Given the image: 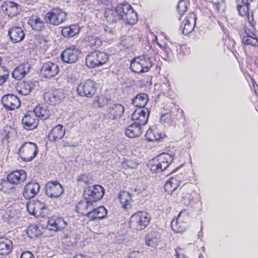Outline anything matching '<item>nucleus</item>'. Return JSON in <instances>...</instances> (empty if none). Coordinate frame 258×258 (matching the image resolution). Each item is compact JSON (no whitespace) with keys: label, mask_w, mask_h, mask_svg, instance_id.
<instances>
[{"label":"nucleus","mask_w":258,"mask_h":258,"mask_svg":"<svg viewBox=\"0 0 258 258\" xmlns=\"http://www.w3.org/2000/svg\"><path fill=\"white\" fill-rule=\"evenodd\" d=\"M173 161L172 156L167 153H162L150 160L148 166L153 173L162 172L168 168H170Z\"/></svg>","instance_id":"obj_1"},{"label":"nucleus","mask_w":258,"mask_h":258,"mask_svg":"<svg viewBox=\"0 0 258 258\" xmlns=\"http://www.w3.org/2000/svg\"><path fill=\"white\" fill-rule=\"evenodd\" d=\"M131 7V5L128 3H120L117 5L114 9L107 10L104 16L109 23H116L124 18L126 14L129 12Z\"/></svg>","instance_id":"obj_2"},{"label":"nucleus","mask_w":258,"mask_h":258,"mask_svg":"<svg viewBox=\"0 0 258 258\" xmlns=\"http://www.w3.org/2000/svg\"><path fill=\"white\" fill-rule=\"evenodd\" d=\"M109 55L105 52L94 51L90 52L86 57V65L90 69L98 68L107 63Z\"/></svg>","instance_id":"obj_3"},{"label":"nucleus","mask_w":258,"mask_h":258,"mask_svg":"<svg viewBox=\"0 0 258 258\" xmlns=\"http://www.w3.org/2000/svg\"><path fill=\"white\" fill-rule=\"evenodd\" d=\"M67 13L62 9L55 8L45 14L44 19L47 24L56 26L64 23L67 20Z\"/></svg>","instance_id":"obj_4"},{"label":"nucleus","mask_w":258,"mask_h":258,"mask_svg":"<svg viewBox=\"0 0 258 258\" xmlns=\"http://www.w3.org/2000/svg\"><path fill=\"white\" fill-rule=\"evenodd\" d=\"M150 220L151 217L147 212L136 213L131 217L130 227L136 230H142L148 225Z\"/></svg>","instance_id":"obj_5"},{"label":"nucleus","mask_w":258,"mask_h":258,"mask_svg":"<svg viewBox=\"0 0 258 258\" xmlns=\"http://www.w3.org/2000/svg\"><path fill=\"white\" fill-rule=\"evenodd\" d=\"M104 193V188L101 185L96 184L85 188L83 197L85 200H88L94 205L103 198Z\"/></svg>","instance_id":"obj_6"},{"label":"nucleus","mask_w":258,"mask_h":258,"mask_svg":"<svg viewBox=\"0 0 258 258\" xmlns=\"http://www.w3.org/2000/svg\"><path fill=\"white\" fill-rule=\"evenodd\" d=\"M97 88L96 83L91 79L81 82L77 87V93L81 97L91 98L95 94Z\"/></svg>","instance_id":"obj_7"},{"label":"nucleus","mask_w":258,"mask_h":258,"mask_svg":"<svg viewBox=\"0 0 258 258\" xmlns=\"http://www.w3.org/2000/svg\"><path fill=\"white\" fill-rule=\"evenodd\" d=\"M80 52L75 46H72L65 49L60 54L61 61L65 63L72 64L79 59Z\"/></svg>","instance_id":"obj_8"},{"label":"nucleus","mask_w":258,"mask_h":258,"mask_svg":"<svg viewBox=\"0 0 258 258\" xmlns=\"http://www.w3.org/2000/svg\"><path fill=\"white\" fill-rule=\"evenodd\" d=\"M64 192L62 185L57 180L50 181L45 185V194L51 198H57Z\"/></svg>","instance_id":"obj_9"},{"label":"nucleus","mask_w":258,"mask_h":258,"mask_svg":"<svg viewBox=\"0 0 258 258\" xmlns=\"http://www.w3.org/2000/svg\"><path fill=\"white\" fill-rule=\"evenodd\" d=\"M27 211L29 214L36 217L40 216H44V211L47 209L46 205L39 200H35L28 203L27 204Z\"/></svg>","instance_id":"obj_10"},{"label":"nucleus","mask_w":258,"mask_h":258,"mask_svg":"<svg viewBox=\"0 0 258 258\" xmlns=\"http://www.w3.org/2000/svg\"><path fill=\"white\" fill-rule=\"evenodd\" d=\"M145 110L138 108L136 109L132 115V120L136 125L142 126L145 125L148 120L150 111L146 109Z\"/></svg>","instance_id":"obj_11"},{"label":"nucleus","mask_w":258,"mask_h":258,"mask_svg":"<svg viewBox=\"0 0 258 258\" xmlns=\"http://www.w3.org/2000/svg\"><path fill=\"white\" fill-rule=\"evenodd\" d=\"M38 149L37 146H21L18 154L23 161L30 162L37 155Z\"/></svg>","instance_id":"obj_12"},{"label":"nucleus","mask_w":258,"mask_h":258,"mask_svg":"<svg viewBox=\"0 0 258 258\" xmlns=\"http://www.w3.org/2000/svg\"><path fill=\"white\" fill-rule=\"evenodd\" d=\"M1 102L6 109L10 110H14L21 105L20 99L13 94L4 95L1 99Z\"/></svg>","instance_id":"obj_13"},{"label":"nucleus","mask_w":258,"mask_h":258,"mask_svg":"<svg viewBox=\"0 0 258 258\" xmlns=\"http://www.w3.org/2000/svg\"><path fill=\"white\" fill-rule=\"evenodd\" d=\"M64 97V93L60 90H56L51 93H45L43 96L46 103L54 105L60 103Z\"/></svg>","instance_id":"obj_14"},{"label":"nucleus","mask_w":258,"mask_h":258,"mask_svg":"<svg viewBox=\"0 0 258 258\" xmlns=\"http://www.w3.org/2000/svg\"><path fill=\"white\" fill-rule=\"evenodd\" d=\"M107 106V112L104 114V116L110 120L121 118L124 112V107L120 104L115 103L112 106L108 105Z\"/></svg>","instance_id":"obj_15"},{"label":"nucleus","mask_w":258,"mask_h":258,"mask_svg":"<svg viewBox=\"0 0 258 258\" xmlns=\"http://www.w3.org/2000/svg\"><path fill=\"white\" fill-rule=\"evenodd\" d=\"M59 72L58 65L51 61L44 63L40 70V73L46 78H51L57 75Z\"/></svg>","instance_id":"obj_16"},{"label":"nucleus","mask_w":258,"mask_h":258,"mask_svg":"<svg viewBox=\"0 0 258 258\" xmlns=\"http://www.w3.org/2000/svg\"><path fill=\"white\" fill-rule=\"evenodd\" d=\"M2 9L5 14L10 17H14L19 15L21 11V6L11 1L5 2L2 6Z\"/></svg>","instance_id":"obj_17"},{"label":"nucleus","mask_w":258,"mask_h":258,"mask_svg":"<svg viewBox=\"0 0 258 258\" xmlns=\"http://www.w3.org/2000/svg\"><path fill=\"white\" fill-rule=\"evenodd\" d=\"M48 229L55 231H61L67 225V222L63 218L57 216H53L49 217L47 220Z\"/></svg>","instance_id":"obj_18"},{"label":"nucleus","mask_w":258,"mask_h":258,"mask_svg":"<svg viewBox=\"0 0 258 258\" xmlns=\"http://www.w3.org/2000/svg\"><path fill=\"white\" fill-rule=\"evenodd\" d=\"M39 190V184L37 182L31 181L24 186L23 195L26 200H30L34 198Z\"/></svg>","instance_id":"obj_19"},{"label":"nucleus","mask_w":258,"mask_h":258,"mask_svg":"<svg viewBox=\"0 0 258 258\" xmlns=\"http://www.w3.org/2000/svg\"><path fill=\"white\" fill-rule=\"evenodd\" d=\"M27 173L24 170L14 171L9 174L7 179L12 184H18L24 182L27 178Z\"/></svg>","instance_id":"obj_20"},{"label":"nucleus","mask_w":258,"mask_h":258,"mask_svg":"<svg viewBox=\"0 0 258 258\" xmlns=\"http://www.w3.org/2000/svg\"><path fill=\"white\" fill-rule=\"evenodd\" d=\"M64 134L65 129L63 125L57 124L49 131L47 138L50 142H56L61 139Z\"/></svg>","instance_id":"obj_21"},{"label":"nucleus","mask_w":258,"mask_h":258,"mask_svg":"<svg viewBox=\"0 0 258 258\" xmlns=\"http://www.w3.org/2000/svg\"><path fill=\"white\" fill-rule=\"evenodd\" d=\"M8 35L13 43H18L23 41L25 37V33L21 27H14L8 31Z\"/></svg>","instance_id":"obj_22"},{"label":"nucleus","mask_w":258,"mask_h":258,"mask_svg":"<svg viewBox=\"0 0 258 258\" xmlns=\"http://www.w3.org/2000/svg\"><path fill=\"white\" fill-rule=\"evenodd\" d=\"M187 213L185 210L181 211L176 219H173L171 222V227L173 231L177 233L183 232L185 229V226L183 224H181V222H183V219L182 216L186 215Z\"/></svg>","instance_id":"obj_23"},{"label":"nucleus","mask_w":258,"mask_h":258,"mask_svg":"<svg viewBox=\"0 0 258 258\" xmlns=\"http://www.w3.org/2000/svg\"><path fill=\"white\" fill-rule=\"evenodd\" d=\"M81 29V28L78 24H72L62 27L61 34L64 38L69 39L78 35Z\"/></svg>","instance_id":"obj_24"},{"label":"nucleus","mask_w":258,"mask_h":258,"mask_svg":"<svg viewBox=\"0 0 258 258\" xmlns=\"http://www.w3.org/2000/svg\"><path fill=\"white\" fill-rule=\"evenodd\" d=\"M30 64L27 62L20 64L12 72V77L17 79L21 80L29 72Z\"/></svg>","instance_id":"obj_25"},{"label":"nucleus","mask_w":258,"mask_h":258,"mask_svg":"<svg viewBox=\"0 0 258 258\" xmlns=\"http://www.w3.org/2000/svg\"><path fill=\"white\" fill-rule=\"evenodd\" d=\"M161 235L157 231H152L145 237L146 245L152 247H156L161 241Z\"/></svg>","instance_id":"obj_26"},{"label":"nucleus","mask_w":258,"mask_h":258,"mask_svg":"<svg viewBox=\"0 0 258 258\" xmlns=\"http://www.w3.org/2000/svg\"><path fill=\"white\" fill-rule=\"evenodd\" d=\"M107 214V210L103 206H100L87 213V217L91 221L104 219Z\"/></svg>","instance_id":"obj_27"},{"label":"nucleus","mask_w":258,"mask_h":258,"mask_svg":"<svg viewBox=\"0 0 258 258\" xmlns=\"http://www.w3.org/2000/svg\"><path fill=\"white\" fill-rule=\"evenodd\" d=\"M197 17L194 13L190 14L189 16L185 20L184 27L182 29V34L188 35L194 31L197 20Z\"/></svg>","instance_id":"obj_28"},{"label":"nucleus","mask_w":258,"mask_h":258,"mask_svg":"<svg viewBox=\"0 0 258 258\" xmlns=\"http://www.w3.org/2000/svg\"><path fill=\"white\" fill-rule=\"evenodd\" d=\"M16 130L10 126H6L4 128L2 134V142L3 144H8L15 140L16 137Z\"/></svg>","instance_id":"obj_29"},{"label":"nucleus","mask_w":258,"mask_h":258,"mask_svg":"<svg viewBox=\"0 0 258 258\" xmlns=\"http://www.w3.org/2000/svg\"><path fill=\"white\" fill-rule=\"evenodd\" d=\"M149 100L148 95L144 93L136 95L132 100V104L136 107L143 109L147 105Z\"/></svg>","instance_id":"obj_30"},{"label":"nucleus","mask_w":258,"mask_h":258,"mask_svg":"<svg viewBox=\"0 0 258 258\" xmlns=\"http://www.w3.org/2000/svg\"><path fill=\"white\" fill-rule=\"evenodd\" d=\"M36 81L29 80L23 81L18 87V91L22 95H27L34 89L36 86Z\"/></svg>","instance_id":"obj_31"},{"label":"nucleus","mask_w":258,"mask_h":258,"mask_svg":"<svg viewBox=\"0 0 258 258\" xmlns=\"http://www.w3.org/2000/svg\"><path fill=\"white\" fill-rule=\"evenodd\" d=\"M26 114L22 119V123L24 127L27 130H32L36 127L37 122L36 120L35 114Z\"/></svg>","instance_id":"obj_32"},{"label":"nucleus","mask_w":258,"mask_h":258,"mask_svg":"<svg viewBox=\"0 0 258 258\" xmlns=\"http://www.w3.org/2000/svg\"><path fill=\"white\" fill-rule=\"evenodd\" d=\"M93 206V204L92 203L84 199L78 203L75 207V211L78 213L87 215V213L89 212L88 210Z\"/></svg>","instance_id":"obj_33"},{"label":"nucleus","mask_w":258,"mask_h":258,"mask_svg":"<svg viewBox=\"0 0 258 258\" xmlns=\"http://www.w3.org/2000/svg\"><path fill=\"white\" fill-rule=\"evenodd\" d=\"M13 248L12 241L7 238H0V254L9 253Z\"/></svg>","instance_id":"obj_34"},{"label":"nucleus","mask_w":258,"mask_h":258,"mask_svg":"<svg viewBox=\"0 0 258 258\" xmlns=\"http://www.w3.org/2000/svg\"><path fill=\"white\" fill-rule=\"evenodd\" d=\"M138 59L140 61L144 73L149 72L154 64L153 59L147 55L138 56Z\"/></svg>","instance_id":"obj_35"},{"label":"nucleus","mask_w":258,"mask_h":258,"mask_svg":"<svg viewBox=\"0 0 258 258\" xmlns=\"http://www.w3.org/2000/svg\"><path fill=\"white\" fill-rule=\"evenodd\" d=\"M121 21L124 23L131 25H134L137 23L138 21L137 13L133 10L132 7Z\"/></svg>","instance_id":"obj_36"},{"label":"nucleus","mask_w":258,"mask_h":258,"mask_svg":"<svg viewBox=\"0 0 258 258\" xmlns=\"http://www.w3.org/2000/svg\"><path fill=\"white\" fill-rule=\"evenodd\" d=\"M125 135L130 138L139 136L141 134V127L134 122L130 124L125 130Z\"/></svg>","instance_id":"obj_37"},{"label":"nucleus","mask_w":258,"mask_h":258,"mask_svg":"<svg viewBox=\"0 0 258 258\" xmlns=\"http://www.w3.org/2000/svg\"><path fill=\"white\" fill-rule=\"evenodd\" d=\"M28 24L35 31H41L45 29L44 22L41 20L39 17L30 19Z\"/></svg>","instance_id":"obj_38"},{"label":"nucleus","mask_w":258,"mask_h":258,"mask_svg":"<svg viewBox=\"0 0 258 258\" xmlns=\"http://www.w3.org/2000/svg\"><path fill=\"white\" fill-rule=\"evenodd\" d=\"M119 200L122 207L125 209L130 208L132 198L131 194L126 191H121L119 195Z\"/></svg>","instance_id":"obj_39"},{"label":"nucleus","mask_w":258,"mask_h":258,"mask_svg":"<svg viewBox=\"0 0 258 258\" xmlns=\"http://www.w3.org/2000/svg\"><path fill=\"white\" fill-rule=\"evenodd\" d=\"M27 233L29 237L31 238L37 237L42 234L38 226L35 224H31L28 227Z\"/></svg>","instance_id":"obj_40"},{"label":"nucleus","mask_w":258,"mask_h":258,"mask_svg":"<svg viewBox=\"0 0 258 258\" xmlns=\"http://www.w3.org/2000/svg\"><path fill=\"white\" fill-rule=\"evenodd\" d=\"M130 69L133 72L136 73H143V70L141 65L139 59L138 57L132 59L130 64Z\"/></svg>","instance_id":"obj_41"},{"label":"nucleus","mask_w":258,"mask_h":258,"mask_svg":"<svg viewBox=\"0 0 258 258\" xmlns=\"http://www.w3.org/2000/svg\"><path fill=\"white\" fill-rule=\"evenodd\" d=\"M34 112L36 116H38L42 119H46L49 117V111L44 109L41 106H36L34 109Z\"/></svg>","instance_id":"obj_42"},{"label":"nucleus","mask_w":258,"mask_h":258,"mask_svg":"<svg viewBox=\"0 0 258 258\" xmlns=\"http://www.w3.org/2000/svg\"><path fill=\"white\" fill-rule=\"evenodd\" d=\"M189 5V0H180L179 1L177 6V10L180 17L183 16L184 13L186 12L187 7Z\"/></svg>","instance_id":"obj_43"},{"label":"nucleus","mask_w":258,"mask_h":258,"mask_svg":"<svg viewBox=\"0 0 258 258\" xmlns=\"http://www.w3.org/2000/svg\"><path fill=\"white\" fill-rule=\"evenodd\" d=\"M102 45V40L98 37L91 36L89 37L88 45L94 49H97Z\"/></svg>","instance_id":"obj_44"},{"label":"nucleus","mask_w":258,"mask_h":258,"mask_svg":"<svg viewBox=\"0 0 258 258\" xmlns=\"http://www.w3.org/2000/svg\"><path fill=\"white\" fill-rule=\"evenodd\" d=\"M242 43L245 45L258 47V40L249 35L245 36L242 38Z\"/></svg>","instance_id":"obj_45"},{"label":"nucleus","mask_w":258,"mask_h":258,"mask_svg":"<svg viewBox=\"0 0 258 258\" xmlns=\"http://www.w3.org/2000/svg\"><path fill=\"white\" fill-rule=\"evenodd\" d=\"M11 184L7 179L6 180L2 179L0 180V190L4 192H10L14 189Z\"/></svg>","instance_id":"obj_46"},{"label":"nucleus","mask_w":258,"mask_h":258,"mask_svg":"<svg viewBox=\"0 0 258 258\" xmlns=\"http://www.w3.org/2000/svg\"><path fill=\"white\" fill-rule=\"evenodd\" d=\"M178 199L180 201L182 204L185 206H188L190 203V196L189 194L182 193V190L181 188L180 189V193L178 195Z\"/></svg>","instance_id":"obj_47"},{"label":"nucleus","mask_w":258,"mask_h":258,"mask_svg":"<svg viewBox=\"0 0 258 258\" xmlns=\"http://www.w3.org/2000/svg\"><path fill=\"white\" fill-rule=\"evenodd\" d=\"M171 183L172 186V190L173 191L179 185L180 181V175H176L175 177H171L168 180Z\"/></svg>","instance_id":"obj_48"},{"label":"nucleus","mask_w":258,"mask_h":258,"mask_svg":"<svg viewBox=\"0 0 258 258\" xmlns=\"http://www.w3.org/2000/svg\"><path fill=\"white\" fill-rule=\"evenodd\" d=\"M237 9L238 14L241 16H247L249 18V7L240 6V5L237 6Z\"/></svg>","instance_id":"obj_49"},{"label":"nucleus","mask_w":258,"mask_h":258,"mask_svg":"<svg viewBox=\"0 0 258 258\" xmlns=\"http://www.w3.org/2000/svg\"><path fill=\"white\" fill-rule=\"evenodd\" d=\"M160 121L163 124H169L171 122V114L169 112L163 114L160 117Z\"/></svg>","instance_id":"obj_50"},{"label":"nucleus","mask_w":258,"mask_h":258,"mask_svg":"<svg viewBox=\"0 0 258 258\" xmlns=\"http://www.w3.org/2000/svg\"><path fill=\"white\" fill-rule=\"evenodd\" d=\"M154 131L149 128L146 133L145 139L148 142H154L155 141Z\"/></svg>","instance_id":"obj_51"},{"label":"nucleus","mask_w":258,"mask_h":258,"mask_svg":"<svg viewBox=\"0 0 258 258\" xmlns=\"http://www.w3.org/2000/svg\"><path fill=\"white\" fill-rule=\"evenodd\" d=\"M155 141L157 143L162 141L164 139L166 138V136L162 133L158 132L157 130H154Z\"/></svg>","instance_id":"obj_52"},{"label":"nucleus","mask_w":258,"mask_h":258,"mask_svg":"<svg viewBox=\"0 0 258 258\" xmlns=\"http://www.w3.org/2000/svg\"><path fill=\"white\" fill-rule=\"evenodd\" d=\"M77 181L79 182H82L85 183H87L89 182V179L88 176L87 174H82L77 177Z\"/></svg>","instance_id":"obj_53"},{"label":"nucleus","mask_w":258,"mask_h":258,"mask_svg":"<svg viewBox=\"0 0 258 258\" xmlns=\"http://www.w3.org/2000/svg\"><path fill=\"white\" fill-rule=\"evenodd\" d=\"M210 4L212 5L213 9L216 11L217 12H219L220 10V6L221 3L217 1L216 2H214L213 1H210L209 2Z\"/></svg>","instance_id":"obj_54"},{"label":"nucleus","mask_w":258,"mask_h":258,"mask_svg":"<svg viewBox=\"0 0 258 258\" xmlns=\"http://www.w3.org/2000/svg\"><path fill=\"white\" fill-rule=\"evenodd\" d=\"M3 75L9 77V71L6 67L0 65V76H3Z\"/></svg>","instance_id":"obj_55"},{"label":"nucleus","mask_w":258,"mask_h":258,"mask_svg":"<svg viewBox=\"0 0 258 258\" xmlns=\"http://www.w3.org/2000/svg\"><path fill=\"white\" fill-rule=\"evenodd\" d=\"M181 250V248L179 247H177L175 250V256L177 258H188L187 256L184 255L183 253L180 252L179 250Z\"/></svg>","instance_id":"obj_56"},{"label":"nucleus","mask_w":258,"mask_h":258,"mask_svg":"<svg viewBox=\"0 0 258 258\" xmlns=\"http://www.w3.org/2000/svg\"><path fill=\"white\" fill-rule=\"evenodd\" d=\"M20 258H34L33 254L30 251L23 252Z\"/></svg>","instance_id":"obj_57"},{"label":"nucleus","mask_w":258,"mask_h":258,"mask_svg":"<svg viewBox=\"0 0 258 258\" xmlns=\"http://www.w3.org/2000/svg\"><path fill=\"white\" fill-rule=\"evenodd\" d=\"M236 2L237 3V5H240V6L247 7H249L250 6L249 0H241L240 4L238 3L239 2V1L238 0L236 1Z\"/></svg>","instance_id":"obj_58"},{"label":"nucleus","mask_w":258,"mask_h":258,"mask_svg":"<svg viewBox=\"0 0 258 258\" xmlns=\"http://www.w3.org/2000/svg\"><path fill=\"white\" fill-rule=\"evenodd\" d=\"M171 183H170V182H168V181L167 180L165 185H164V189L165 190L169 192H173L172 190V186H171Z\"/></svg>","instance_id":"obj_59"},{"label":"nucleus","mask_w":258,"mask_h":258,"mask_svg":"<svg viewBox=\"0 0 258 258\" xmlns=\"http://www.w3.org/2000/svg\"><path fill=\"white\" fill-rule=\"evenodd\" d=\"M140 254V253L138 251H134L130 253L128 258H139Z\"/></svg>","instance_id":"obj_60"},{"label":"nucleus","mask_w":258,"mask_h":258,"mask_svg":"<svg viewBox=\"0 0 258 258\" xmlns=\"http://www.w3.org/2000/svg\"><path fill=\"white\" fill-rule=\"evenodd\" d=\"M9 77L5 76V75L3 76H0V86L2 85L6 81L8 80Z\"/></svg>","instance_id":"obj_61"},{"label":"nucleus","mask_w":258,"mask_h":258,"mask_svg":"<svg viewBox=\"0 0 258 258\" xmlns=\"http://www.w3.org/2000/svg\"><path fill=\"white\" fill-rule=\"evenodd\" d=\"M140 190H141V189H138L137 188H134L131 189V191L132 192H135V193L137 192V195H139V194L140 193Z\"/></svg>","instance_id":"obj_62"},{"label":"nucleus","mask_w":258,"mask_h":258,"mask_svg":"<svg viewBox=\"0 0 258 258\" xmlns=\"http://www.w3.org/2000/svg\"><path fill=\"white\" fill-rule=\"evenodd\" d=\"M254 62H255V64L257 68H258V58L255 59Z\"/></svg>","instance_id":"obj_63"},{"label":"nucleus","mask_w":258,"mask_h":258,"mask_svg":"<svg viewBox=\"0 0 258 258\" xmlns=\"http://www.w3.org/2000/svg\"><path fill=\"white\" fill-rule=\"evenodd\" d=\"M98 107L100 108H102L104 107V105L101 104V103H98Z\"/></svg>","instance_id":"obj_64"}]
</instances>
